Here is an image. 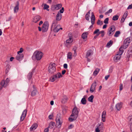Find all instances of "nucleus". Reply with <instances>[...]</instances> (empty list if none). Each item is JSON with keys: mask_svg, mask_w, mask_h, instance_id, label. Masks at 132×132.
<instances>
[{"mask_svg": "<svg viewBox=\"0 0 132 132\" xmlns=\"http://www.w3.org/2000/svg\"><path fill=\"white\" fill-rule=\"evenodd\" d=\"M23 55L21 53L17 54L16 57V59L17 60L20 61L23 59Z\"/></svg>", "mask_w": 132, "mask_h": 132, "instance_id": "obj_15", "label": "nucleus"}, {"mask_svg": "<svg viewBox=\"0 0 132 132\" xmlns=\"http://www.w3.org/2000/svg\"><path fill=\"white\" fill-rule=\"evenodd\" d=\"M52 115H50L48 116L49 118L50 119H52Z\"/></svg>", "mask_w": 132, "mask_h": 132, "instance_id": "obj_62", "label": "nucleus"}, {"mask_svg": "<svg viewBox=\"0 0 132 132\" xmlns=\"http://www.w3.org/2000/svg\"><path fill=\"white\" fill-rule=\"evenodd\" d=\"M125 19L126 18H125L124 17H122L120 21L121 22L123 23V22H124L125 20Z\"/></svg>", "mask_w": 132, "mask_h": 132, "instance_id": "obj_49", "label": "nucleus"}, {"mask_svg": "<svg viewBox=\"0 0 132 132\" xmlns=\"http://www.w3.org/2000/svg\"><path fill=\"white\" fill-rule=\"evenodd\" d=\"M27 111L26 110H25L23 111L20 117V120L21 121H22L26 117L27 114Z\"/></svg>", "mask_w": 132, "mask_h": 132, "instance_id": "obj_14", "label": "nucleus"}, {"mask_svg": "<svg viewBox=\"0 0 132 132\" xmlns=\"http://www.w3.org/2000/svg\"><path fill=\"white\" fill-rule=\"evenodd\" d=\"M93 54V51L91 50H88L86 53V58L90 57V56L92 55Z\"/></svg>", "mask_w": 132, "mask_h": 132, "instance_id": "obj_16", "label": "nucleus"}, {"mask_svg": "<svg viewBox=\"0 0 132 132\" xmlns=\"http://www.w3.org/2000/svg\"><path fill=\"white\" fill-rule=\"evenodd\" d=\"M68 60H71L72 58V54L71 52H68L67 54Z\"/></svg>", "mask_w": 132, "mask_h": 132, "instance_id": "obj_27", "label": "nucleus"}, {"mask_svg": "<svg viewBox=\"0 0 132 132\" xmlns=\"http://www.w3.org/2000/svg\"><path fill=\"white\" fill-rule=\"evenodd\" d=\"M44 132H48V128L45 129L44 131Z\"/></svg>", "mask_w": 132, "mask_h": 132, "instance_id": "obj_58", "label": "nucleus"}, {"mask_svg": "<svg viewBox=\"0 0 132 132\" xmlns=\"http://www.w3.org/2000/svg\"><path fill=\"white\" fill-rule=\"evenodd\" d=\"M97 23L98 25H99L100 26L102 25L103 24V22L102 21H101L100 20H98Z\"/></svg>", "mask_w": 132, "mask_h": 132, "instance_id": "obj_44", "label": "nucleus"}, {"mask_svg": "<svg viewBox=\"0 0 132 132\" xmlns=\"http://www.w3.org/2000/svg\"><path fill=\"white\" fill-rule=\"evenodd\" d=\"M62 17V15L60 13V12H58L56 17V21H60L61 20Z\"/></svg>", "mask_w": 132, "mask_h": 132, "instance_id": "obj_20", "label": "nucleus"}, {"mask_svg": "<svg viewBox=\"0 0 132 132\" xmlns=\"http://www.w3.org/2000/svg\"><path fill=\"white\" fill-rule=\"evenodd\" d=\"M57 21H56V20H55V21H54L53 22V23H52V26H53V24H56L57 23Z\"/></svg>", "mask_w": 132, "mask_h": 132, "instance_id": "obj_60", "label": "nucleus"}, {"mask_svg": "<svg viewBox=\"0 0 132 132\" xmlns=\"http://www.w3.org/2000/svg\"><path fill=\"white\" fill-rule=\"evenodd\" d=\"M37 93V90L36 89H34L32 92L31 96H35Z\"/></svg>", "mask_w": 132, "mask_h": 132, "instance_id": "obj_35", "label": "nucleus"}, {"mask_svg": "<svg viewBox=\"0 0 132 132\" xmlns=\"http://www.w3.org/2000/svg\"><path fill=\"white\" fill-rule=\"evenodd\" d=\"M77 47L76 46H74L72 49V50L74 51V52H76V51L77 50Z\"/></svg>", "mask_w": 132, "mask_h": 132, "instance_id": "obj_50", "label": "nucleus"}, {"mask_svg": "<svg viewBox=\"0 0 132 132\" xmlns=\"http://www.w3.org/2000/svg\"><path fill=\"white\" fill-rule=\"evenodd\" d=\"M68 100L67 97L65 95L63 96L61 100V102L63 103H65Z\"/></svg>", "mask_w": 132, "mask_h": 132, "instance_id": "obj_26", "label": "nucleus"}, {"mask_svg": "<svg viewBox=\"0 0 132 132\" xmlns=\"http://www.w3.org/2000/svg\"><path fill=\"white\" fill-rule=\"evenodd\" d=\"M100 69L98 68H96L93 72V74L94 76H96L98 73Z\"/></svg>", "mask_w": 132, "mask_h": 132, "instance_id": "obj_36", "label": "nucleus"}, {"mask_svg": "<svg viewBox=\"0 0 132 132\" xmlns=\"http://www.w3.org/2000/svg\"><path fill=\"white\" fill-rule=\"evenodd\" d=\"M87 36V32H85L82 35V37L83 39H85L86 38Z\"/></svg>", "mask_w": 132, "mask_h": 132, "instance_id": "obj_33", "label": "nucleus"}, {"mask_svg": "<svg viewBox=\"0 0 132 132\" xmlns=\"http://www.w3.org/2000/svg\"><path fill=\"white\" fill-rule=\"evenodd\" d=\"M17 5L14 8V11L15 13L17 12L19 9V1H17Z\"/></svg>", "mask_w": 132, "mask_h": 132, "instance_id": "obj_25", "label": "nucleus"}, {"mask_svg": "<svg viewBox=\"0 0 132 132\" xmlns=\"http://www.w3.org/2000/svg\"><path fill=\"white\" fill-rule=\"evenodd\" d=\"M73 125L72 124H70L68 127L69 129H71L73 127Z\"/></svg>", "mask_w": 132, "mask_h": 132, "instance_id": "obj_51", "label": "nucleus"}, {"mask_svg": "<svg viewBox=\"0 0 132 132\" xmlns=\"http://www.w3.org/2000/svg\"><path fill=\"white\" fill-rule=\"evenodd\" d=\"M112 11V10L111 9H109L108 11L107 12H106L105 13V15H107L108 14L111 13Z\"/></svg>", "mask_w": 132, "mask_h": 132, "instance_id": "obj_45", "label": "nucleus"}, {"mask_svg": "<svg viewBox=\"0 0 132 132\" xmlns=\"http://www.w3.org/2000/svg\"><path fill=\"white\" fill-rule=\"evenodd\" d=\"M129 44H126L125 43H124V44L123 46H122V49L123 50V48L126 49L128 47Z\"/></svg>", "mask_w": 132, "mask_h": 132, "instance_id": "obj_38", "label": "nucleus"}, {"mask_svg": "<svg viewBox=\"0 0 132 132\" xmlns=\"http://www.w3.org/2000/svg\"><path fill=\"white\" fill-rule=\"evenodd\" d=\"M62 77V75L61 73L58 72L57 74L51 77L50 78V80L51 82H53Z\"/></svg>", "mask_w": 132, "mask_h": 132, "instance_id": "obj_4", "label": "nucleus"}, {"mask_svg": "<svg viewBox=\"0 0 132 132\" xmlns=\"http://www.w3.org/2000/svg\"><path fill=\"white\" fill-rule=\"evenodd\" d=\"M41 18V17L39 15H38L35 16L34 18V22L36 23Z\"/></svg>", "mask_w": 132, "mask_h": 132, "instance_id": "obj_22", "label": "nucleus"}, {"mask_svg": "<svg viewBox=\"0 0 132 132\" xmlns=\"http://www.w3.org/2000/svg\"><path fill=\"white\" fill-rule=\"evenodd\" d=\"M106 115V111H103L102 114V119L103 122H104L105 121Z\"/></svg>", "mask_w": 132, "mask_h": 132, "instance_id": "obj_18", "label": "nucleus"}, {"mask_svg": "<svg viewBox=\"0 0 132 132\" xmlns=\"http://www.w3.org/2000/svg\"><path fill=\"white\" fill-rule=\"evenodd\" d=\"M116 30V28L115 27L112 25L108 29V35L109 36H112Z\"/></svg>", "mask_w": 132, "mask_h": 132, "instance_id": "obj_6", "label": "nucleus"}, {"mask_svg": "<svg viewBox=\"0 0 132 132\" xmlns=\"http://www.w3.org/2000/svg\"><path fill=\"white\" fill-rule=\"evenodd\" d=\"M56 71L55 64L54 63H51L48 67V71L49 73H52Z\"/></svg>", "mask_w": 132, "mask_h": 132, "instance_id": "obj_5", "label": "nucleus"}, {"mask_svg": "<svg viewBox=\"0 0 132 132\" xmlns=\"http://www.w3.org/2000/svg\"><path fill=\"white\" fill-rule=\"evenodd\" d=\"M122 102H120L117 103L115 106L117 110L118 111H119L122 107Z\"/></svg>", "mask_w": 132, "mask_h": 132, "instance_id": "obj_17", "label": "nucleus"}, {"mask_svg": "<svg viewBox=\"0 0 132 132\" xmlns=\"http://www.w3.org/2000/svg\"><path fill=\"white\" fill-rule=\"evenodd\" d=\"M122 46H121L119 49V51L117 53V54L114 57V60L115 62H117L121 57V55L123 52V50L122 49Z\"/></svg>", "mask_w": 132, "mask_h": 132, "instance_id": "obj_3", "label": "nucleus"}, {"mask_svg": "<svg viewBox=\"0 0 132 132\" xmlns=\"http://www.w3.org/2000/svg\"><path fill=\"white\" fill-rule=\"evenodd\" d=\"M113 42L112 40H110L106 44V47H109L112 44Z\"/></svg>", "mask_w": 132, "mask_h": 132, "instance_id": "obj_34", "label": "nucleus"}, {"mask_svg": "<svg viewBox=\"0 0 132 132\" xmlns=\"http://www.w3.org/2000/svg\"><path fill=\"white\" fill-rule=\"evenodd\" d=\"M68 67V65L67 64L65 63L63 65V67L65 69H67Z\"/></svg>", "mask_w": 132, "mask_h": 132, "instance_id": "obj_54", "label": "nucleus"}, {"mask_svg": "<svg viewBox=\"0 0 132 132\" xmlns=\"http://www.w3.org/2000/svg\"><path fill=\"white\" fill-rule=\"evenodd\" d=\"M109 76H110V75H107V76H105V79L106 80H107L108 79V78L109 77Z\"/></svg>", "mask_w": 132, "mask_h": 132, "instance_id": "obj_57", "label": "nucleus"}, {"mask_svg": "<svg viewBox=\"0 0 132 132\" xmlns=\"http://www.w3.org/2000/svg\"><path fill=\"white\" fill-rule=\"evenodd\" d=\"M55 125V123L54 122H51L49 123L48 127L51 129L53 128Z\"/></svg>", "mask_w": 132, "mask_h": 132, "instance_id": "obj_29", "label": "nucleus"}, {"mask_svg": "<svg viewBox=\"0 0 132 132\" xmlns=\"http://www.w3.org/2000/svg\"><path fill=\"white\" fill-rule=\"evenodd\" d=\"M37 127V125L36 123H34L30 128L31 130H33L36 129Z\"/></svg>", "mask_w": 132, "mask_h": 132, "instance_id": "obj_28", "label": "nucleus"}, {"mask_svg": "<svg viewBox=\"0 0 132 132\" xmlns=\"http://www.w3.org/2000/svg\"><path fill=\"white\" fill-rule=\"evenodd\" d=\"M107 26V25L106 24H104L103 25V29H105L106 28V27Z\"/></svg>", "mask_w": 132, "mask_h": 132, "instance_id": "obj_61", "label": "nucleus"}, {"mask_svg": "<svg viewBox=\"0 0 132 132\" xmlns=\"http://www.w3.org/2000/svg\"><path fill=\"white\" fill-rule=\"evenodd\" d=\"M62 6V4H61L53 5L52 6V8L54 10H58L61 8Z\"/></svg>", "mask_w": 132, "mask_h": 132, "instance_id": "obj_13", "label": "nucleus"}, {"mask_svg": "<svg viewBox=\"0 0 132 132\" xmlns=\"http://www.w3.org/2000/svg\"><path fill=\"white\" fill-rule=\"evenodd\" d=\"M10 81V79L9 78H7L5 81L3 80L1 82L0 84L2 87H5L8 84V83Z\"/></svg>", "mask_w": 132, "mask_h": 132, "instance_id": "obj_10", "label": "nucleus"}, {"mask_svg": "<svg viewBox=\"0 0 132 132\" xmlns=\"http://www.w3.org/2000/svg\"><path fill=\"white\" fill-rule=\"evenodd\" d=\"M90 11H89L85 15V18L87 20H89V15L90 14Z\"/></svg>", "mask_w": 132, "mask_h": 132, "instance_id": "obj_37", "label": "nucleus"}, {"mask_svg": "<svg viewBox=\"0 0 132 132\" xmlns=\"http://www.w3.org/2000/svg\"><path fill=\"white\" fill-rule=\"evenodd\" d=\"M128 119L130 121H132V116H129L128 117Z\"/></svg>", "mask_w": 132, "mask_h": 132, "instance_id": "obj_56", "label": "nucleus"}, {"mask_svg": "<svg viewBox=\"0 0 132 132\" xmlns=\"http://www.w3.org/2000/svg\"><path fill=\"white\" fill-rule=\"evenodd\" d=\"M86 97L87 96L86 95H85L81 100V103L83 105H85L86 104Z\"/></svg>", "mask_w": 132, "mask_h": 132, "instance_id": "obj_24", "label": "nucleus"}, {"mask_svg": "<svg viewBox=\"0 0 132 132\" xmlns=\"http://www.w3.org/2000/svg\"><path fill=\"white\" fill-rule=\"evenodd\" d=\"M73 40V37L72 36L69 37V38L66 41L65 45L68 47H70L71 45H70L72 42Z\"/></svg>", "mask_w": 132, "mask_h": 132, "instance_id": "obj_9", "label": "nucleus"}, {"mask_svg": "<svg viewBox=\"0 0 132 132\" xmlns=\"http://www.w3.org/2000/svg\"><path fill=\"white\" fill-rule=\"evenodd\" d=\"M109 18H106L104 21V23L105 24H107L108 23Z\"/></svg>", "mask_w": 132, "mask_h": 132, "instance_id": "obj_43", "label": "nucleus"}, {"mask_svg": "<svg viewBox=\"0 0 132 132\" xmlns=\"http://www.w3.org/2000/svg\"><path fill=\"white\" fill-rule=\"evenodd\" d=\"M48 27V23L47 21L45 22L42 27V31L45 32L47 31Z\"/></svg>", "mask_w": 132, "mask_h": 132, "instance_id": "obj_8", "label": "nucleus"}, {"mask_svg": "<svg viewBox=\"0 0 132 132\" xmlns=\"http://www.w3.org/2000/svg\"><path fill=\"white\" fill-rule=\"evenodd\" d=\"M96 82L95 81L92 84L90 89V92L91 93H93L94 92L96 89Z\"/></svg>", "mask_w": 132, "mask_h": 132, "instance_id": "obj_11", "label": "nucleus"}, {"mask_svg": "<svg viewBox=\"0 0 132 132\" xmlns=\"http://www.w3.org/2000/svg\"><path fill=\"white\" fill-rule=\"evenodd\" d=\"M131 41V40L130 38H127L124 41V43L126 44H129V43Z\"/></svg>", "mask_w": 132, "mask_h": 132, "instance_id": "obj_32", "label": "nucleus"}, {"mask_svg": "<svg viewBox=\"0 0 132 132\" xmlns=\"http://www.w3.org/2000/svg\"><path fill=\"white\" fill-rule=\"evenodd\" d=\"M64 11V8L63 7H62L61 9L60 10V12L61 13H63Z\"/></svg>", "mask_w": 132, "mask_h": 132, "instance_id": "obj_48", "label": "nucleus"}, {"mask_svg": "<svg viewBox=\"0 0 132 132\" xmlns=\"http://www.w3.org/2000/svg\"><path fill=\"white\" fill-rule=\"evenodd\" d=\"M128 12L127 11H126L122 17L125 18H126L128 15Z\"/></svg>", "mask_w": 132, "mask_h": 132, "instance_id": "obj_42", "label": "nucleus"}, {"mask_svg": "<svg viewBox=\"0 0 132 132\" xmlns=\"http://www.w3.org/2000/svg\"><path fill=\"white\" fill-rule=\"evenodd\" d=\"M104 126V124L102 122L98 123L96 126V128L95 129L96 132H100V130L102 129Z\"/></svg>", "mask_w": 132, "mask_h": 132, "instance_id": "obj_7", "label": "nucleus"}, {"mask_svg": "<svg viewBox=\"0 0 132 132\" xmlns=\"http://www.w3.org/2000/svg\"><path fill=\"white\" fill-rule=\"evenodd\" d=\"M123 85L122 84H121L119 87V89L120 91L122 89Z\"/></svg>", "mask_w": 132, "mask_h": 132, "instance_id": "obj_52", "label": "nucleus"}, {"mask_svg": "<svg viewBox=\"0 0 132 132\" xmlns=\"http://www.w3.org/2000/svg\"><path fill=\"white\" fill-rule=\"evenodd\" d=\"M119 18V16L117 15H115L112 18V20L115 21L118 20Z\"/></svg>", "mask_w": 132, "mask_h": 132, "instance_id": "obj_39", "label": "nucleus"}, {"mask_svg": "<svg viewBox=\"0 0 132 132\" xmlns=\"http://www.w3.org/2000/svg\"><path fill=\"white\" fill-rule=\"evenodd\" d=\"M120 32L119 31H117L116 32L114 35V36L116 37H118L119 35L120 34Z\"/></svg>", "mask_w": 132, "mask_h": 132, "instance_id": "obj_41", "label": "nucleus"}, {"mask_svg": "<svg viewBox=\"0 0 132 132\" xmlns=\"http://www.w3.org/2000/svg\"><path fill=\"white\" fill-rule=\"evenodd\" d=\"M127 57L129 58L132 55V46L130 47L128 51Z\"/></svg>", "mask_w": 132, "mask_h": 132, "instance_id": "obj_21", "label": "nucleus"}, {"mask_svg": "<svg viewBox=\"0 0 132 132\" xmlns=\"http://www.w3.org/2000/svg\"><path fill=\"white\" fill-rule=\"evenodd\" d=\"M99 29H97L95 30L94 31V34H97L98 33H99Z\"/></svg>", "mask_w": 132, "mask_h": 132, "instance_id": "obj_47", "label": "nucleus"}, {"mask_svg": "<svg viewBox=\"0 0 132 132\" xmlns=\"http://www.w3.org/2000/svg\"><path fill=\"white\" fill-rule=\"evenodd\" d=\"M23 51V49L21 48L20 49V51H18L17 52V54H20V53H21Z\"/></svg>", "mask_w": 132, "mask_h": 132, "instance_id": "obj_46", "label": "nucleus"}, {"mask_svg": "<svg viewBox=\"0 0 132 132\" xmlns=\"http://www.w3.org/2000/svg\"><path fill=\"white\" fill-rule=\"evenodd\" d=\"M44 10H47L48 11L49 10L48 9L49 7V6L48 5H47L46 4H44Z\"/></svg>", "mask_w": 132, "mask_h": 132, "instance_id": "obj_40", "label": "nucleus"}, {"mask_svg": "<svg viewBox=\"0 0 132 132\" xmlns=\"http://www.w3.org/2000/svg\"><path fill=\"white\" fill-rule=\"evenodd\" d=\"M14 59V58L13 57H11L10 59V60L11 61H13V59Z\"/></svg>", "mask_w": 132, "mask_h": 132, "instance_id": "obj_63", "label": "nucleus"}, {"mask_svg": "<svg viewBox=\"0 0 132 132\" xmlns=\"http://www.w3.org/2000/svg\"><path fill=\"white\" fill-rule=\"evenodd\" d=\"M34 73L33 71L30 72L28 74L27 76V78L28 80H30L32 77V74Z\"/></svg>", "mask_w": 132, "mask_h": 132, "instance_id": "obj_30", "label": "nucleus"}, {"mask_svg": "<svg viewBox=\"0 0 132 132\" xmlns=\"http://www.w3.org/2000/svg\"><path fill=\"white\" fill-rule=\"evenodd\" d=\"M61 118L60 117H57L56 118V125L59 128L60 127L62 122L60 120Z\"/></svg>", "mask_w": 132, "mask_h": 132, "instance_id": "obj_12", "label": "nucleus"}, {"mask_svg": "<svg viewBox=\"0 0 132 132\" xmlns=\"http://www.w3.org/2000/svg\"><path fill=\"white\" fill-rule=\"evenodd\" d=\"M100 34V33H98V34H97L96 35H95V36L94 37V39H96L97 37Z\"/></svg>", "mask_w": 132, "mask_h": 132, "instance_id": "obj_55", "label": "nucleus"}, {"mask_svg": "<svg viewBox=\"0 0 132 132\" xmlns=\"http://www.w3.org/2000/svg\"><path fill=\"white\" fill-rule=\"evenodd\" d=\"M132 8V4L129 5L128 6V7L127 8V9H131Z\"/></svg>", "mask_w": 132, "mask_h": 132, "instance_id": "obj_53", "label": "nucleus"}, {"mask_svg": "<svg viewBox=\"0 0 132 132\" xmlns=\"http://www.w3.org/2000/svg\"><path fill=\"white\" fill-rule=\"evenodd\" d=\"M76 55L77 53L76 52H74V53L73 55V56H74V57H75L76 56Z\"/></svg>", "mask_w": 132, "mask_h": 132, "instance_id": "obj_64", "label": "nucleus"}, {"mask_svg": "<svg viewBox=\"0 0 132 132\" xmlns=\"http://www.w3.org/2000/svg\"><path fill=\"white\" fill-rule=\"evenodd\" d=\"M92 16L91 18L92 24H93L94 23V21L95 19V16L93 12L92 13Z\"/></svg>", "mask_w": 132, "mask_h": 132, "instance_id": "obj_23", "label": "nucleus"}, {"mask_svg": "<svg viewBox=\"0 0 132 132\" xmlns=\"http://www.w3.org/2000/svg\"><path fill=\"white\" fill-rule=\"evenodd\" d=\"M62 28L61 27L60 25H57L54 28L53 31L55 32H57L60 30H62Z\"/></svg>", "mask_w": 132, "mask_h": 132, "instance_id": "obj_19", "label": "nucleus"}, {"mask_svg": "<svg viewBox=\"0 0 132 132\" xmlns=\"http://www.w3.org/2000/svg\"><path fill=\"white\" fill-rule=\"evenodd\" d=\"M94 98V96L93 95H92L90 96L88 98V101L91 102H93V100Z\"/></svg>", "mask_w": 132, "mask_h": 132, "instance_id": "obj_31", "label": "nucleus"}, {"mask_svg": "<svg viewBox=\"0 0 132 132\" xmlns=\"http://www.w3.org/2000/svg\"><path fill=\"white\" fill-rule=\"evenodd\" d=\"M78 111L76 107H75L73 109L72 114L69 119V120L71 122H72L75 120L78 116Z\"/></svg>", "mask_w": 132, "mask_h": 132, "instance_id": "obj_1", "label": "nucleus"}, {"mask_svg": "<svg viewBox=\"0 0 132 132\" xmlns=\"http://www.w3.org/2000/svg\"><path fill=\"white\" fill-rule=\"evenodd\" d=\"M43 55V53L40 51H36L34 53L32 58L34 57L38 60H39L42 59Z\"/></svg>", "mask_w": 132, "mask_h": 132, "instance_id": "obj_2", "label": "nucleus"}, {"mask_svg": "<svg viewBox=\"0 0 132 132\" xmlns=\"http://www.w3.org/2000/svg\"><path fill=\"white\" fill-rule=\"evenodd\" d=\"M66 72V71L65 70H62V75H64V74H65V73Z\"/></svg>", "mask_w": 132, "mask_h": 132, "instance_id": "obj_59", "label": "nucleus"}]
</instances>
